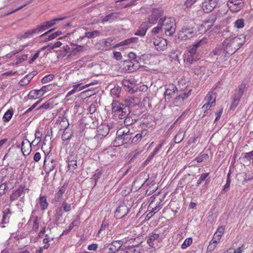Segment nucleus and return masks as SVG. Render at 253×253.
Wrapping results in <instances>:
<instances>
[{"mask_svg": "<svg viewBox=\"0 0 253 253\" xmlns=\"http://www.w3.org/2000/svg\"><path fill=\"white\" fill-rule=\"evenodd\" d=\"M163 30V28L161 25L160 24V23L159 22L158 25L152 29L151 33L152 34L155 35L156 34L159 33L161 31Z\"/></svg>", "mask_w": 253, "mask_h": 253, "instance_id": "obj_61", "label": "nucleus"}, {"mask_svg": "<svg viewBox=\"0 0 253 253\" xmlns=\"http://www.w3.org/2000/svg\"><path fill=\"white\" fill-rule=\"evenodd\" d=\"M231 39L233 41V44H234L236 46H237L238 49L243 45L246 41V38L243 35H241L238 37H235Z\"/></svg>", "mask_w": 253, "mask_h": 253, "instance_id": "obj_28", "label": "nucleus"}, {"mask_svg": "<svg viewBox=\"0 0 253 253\" xmlns=\"http://www.w3.org/2000/svg\"><path fill=\"white\" fill-rule=\"evenodd\" d=\"M192 238L191 237L187 238L182 244L181 248L182 249H185L188 248L192 243Z\"/></svg>", "mask_w": 253, "mask_h": 253, "instance_id": "obj_53", "label": "nucleus"}, {"mask_svg": "<svg viewBox=\"0 0 253 253\" xmlns=\"http://www.w3.org/2000/svg\"><path fill=\"white\" fill-rule=\"evenodd\" d=\"M244 22L243 19H238L234 22V25L238 29L243 28L245 26Z\"/></svg>", "mask_w": 253, "mask_h": 253, "instance_id": "obj_52", "label": "nucleus"}, {"mask_svg": "<svg viewBox=\"0 0 253 253\" xmlns=\"http://www.w3.org/2000/svg\"><path fill=\"white\" fill-rule=\"evenodd\" d=\"M177 92H178V89L176 86L173 84H170L166 86L164 95L165 98L169 99Z\"/></svg>", "mask_w": 253, "mask_h": 253, "instance_id": "obj_19", "label": "nucleus"}, {"mask_svg": "<svg viewBox=\"0 0 253 253\" xmlns=\"http://www.w3.org/2000/svg\"><path fill=\"white\" fill-rule=\"evenodd\" d=\"M28 58V55L27 54L22 55L21 56H19L17 57L16 59L17 61L16 62V64H18L23 61L26 60Z\"/></svg>", "mask_w": 253, "mask_h": 253, "instance_id": "obj_63", "label": "nucleus"}, {"mask_svg": "<svg viewBox=\"0 0 253 253\" xmlns=\"http://www.w3.org/2000/svg\"><path fill=\"white\" fill-rule=\"evenodd\" d=\"M56 163L53 159H50L49 157L46 156L43 163V168L45 171L49 173L55 169Z\"/></svg>", "mask_w": 253, "mask_h": 253, "instance_id": "obj_14", "label": "nucleus"}, {"mask_svg": "<svg viewBox=\"0 0 253 253\" xmlns=\"http://www.w3.org/2000/svg\"><path fill=\"white\" fill-rule=\"evenodd\" d=\"M217 4L215 0H205L202 3V9L204 12L209 13L215 7Z\"/></svg>", "mask_w": 253, "mask_h": 253, "instance_id": "obj_17", "label": "nucleus"}, {"mask_svg": "<svg viewBox=\"0 0 253 253\" xmlns=\"http://www.w3.org/2000/svg\"><path fill=\"white\" fill-rule=\"evenodd\" d=\"M128 212V209L126 206L121 205L116 210L115 216L117 218H122L126 215Z\"/></svg>", "mask_w": 253, "mask_h": 253, "instance_id": "obj_20", "label": "nucleus"}, {"mask_svg": "<svg viewBox=\"0 0 253 253\" xmlns=\"http://www.w3.org/2000/svg\"><path fill=\"white\" fill-rule=\"evenodd\" d=\"M54 85L52 84H48L43 86L41 88V91L43 95L46 92L49 91L53 89Z\"/></svg>", "mask_w": 253, "mask_h": 253, "instance_id": "obj_58", "label": "nucleus"}, {"mask_svg": "<svg viewBox=\"0 0 253 253\" xmlns=\"http://www.w3.org/2000/svg\"><path fill=\"white\" fill-rule=\"evenodd\" d=\"M77 156L70 155L68 158V167L72 172L77 168Z\"/></svg>", "mask_w": 253, "mask_h": 253, "instance_id": "obj_25", "label": "nucleus"}, {"mask_svg": "<svg viewBox=\"0 0 253 253\" xmlns=\"http://www.w3.org/2000/svg\"><path fill=\"white\" fill-rule=\"evenodd\" d=\"M159 22L167 36H171L175 33L176 23L173 18L164 17L160 18Z\"/></svg>", "mask_w": 253, "mask_h": 253, "instance_id": "obj_4", "label": "nucleus"}, {"mask_svg": "<svg viewBox=\"0 0 253 253\" xmlns=\"http://www.w3.org/2000/svg\"><path fill=\"white\" fill-rule=\"evenodd\" d=\"M110 131V126L106 124H102L99 126L97 129L96 135L95 138L100 139L106 137Z\"/></svg>", "mask_w": 253, "mask_h": 253, "instance_id": "obj_13", "label": "nucleus"}, {"mask_svg": "<svg viewBox=\"0 0 253 253\" xmlns=\"http://www.w3.org/2000/svg\"><path fill=\"white\" fill-rule=\"evenodd\" d=\"M127 253H140V249L138 246L126 247Z\"/></svg>", "mask_w": 253, "mask_h": 253, "instance_id": "obj_44", "label": "nucleus"}, {"mask_svg": "<svg viewBox=\"0 0 253 253\" xmlns=\"http://www.w3.org/2000/svg\"><path fill=\"white\" fill-rule=\"evenodd\" d=\"M54 77V75L53 74H49L45 76L42 79V84H46L50 81H51Z\"/></svg>", "mask_w": 253, "mask_h": 253, "instance_id": "obj_57", "label": "nucleus"}, {"mask_svg": "<svg viewBox=\"0 0 253 253\" xmlns=\"http://www.w3.org/2000/svg\"><path fill=\"white\" fill-rule=\"evenodd\" d=\"M227 5L231 11L237 12L244 7V2L243 0H229Z\"/></svg>", "mask_w": 253, "mask_h": 253, "instance_id": "obj_11", "label": "nucleus"}, {"mask_svg": "<svg viewBox=\"0 0 253 253\" xmlns=\"http://www.w3.org/2000/svg\"><path fill=\"white\" fill-rule=\"evenodd\" d=\"M211 55L220 56V58H224L226 57H229L227 53L225 52V50L223 46V44H221L217 46L211 53Z\"/></svg>", "mask_w": 253, "mask_h": 253, "instance_id": "obj_18", "label": "nucleus"}, {"mask_svg": "<svg viewBox=\"0 0 253 253\" xmlns=\"http://www.w3.org/2000/svg\"><path fill=\"white\" fill-rule=\"evenodd\" d=\"M63 211L62 210L61 207H59L56 209L55 211V217L57 220H59L62 216Z\"/></svg>", "mask_w": 253, "mask_h": 253, "instance_id": "obj_56", "label": "nucleus"}, {"mask_svg": "<svg viewBox=\"0 0 253 253\" xmlns=\"http://www.w3.org/2000/svg\"><path fill=\"white\" fill-rule=\"evenodd\" d=\"M242 157L243 159L250 161L251 160H253V150L248 153H243L242 154Z\"/></svg>", "mask_w": 253, "mask_h": 253, "instance_id": "obj_54", "label": "nucleus"}, {"mask_svg": "<svg viewBox=\"0 0 253 253\" xmlns=\"http://www.w3.org/2000/svg\"><path fill=\"white\" fill-rule=\"evenodd\" d=\"M100 35V32L97 30H95L91 32H85L84 35L83 37H81L78 40L81 41L83 40L84 38H87L88 39H93L95 38Z\"/></svg>", "mask_w": 253, "mask_h": 253, "instance_id": "obj_32", "label": "nucleus"}, {"mask_svg": "<svg viewBox=\"0 0 253 253\" xmlns=\"http://www.w3.org/2000/svg\"><path fill=\"white\" fill-rule=\"evenodd\" d=\"M215 93H213V91L209 92L205 98V100L211 104H212L215 102Z\"/></svg>", "mask_w": 253, "mask_h": 253, "instance_id": "obj_34", "label": "nucleus"}, {"mask_svg": "<svg viewBox=\"0 0 253 253\" xmlns=\"http://www.w3.org/2000/svg\"><path fill=\"white\" fill-rule=\"evenodd\" d=\"M25 194V186L21 185L16 190L12 192L9 197L10 201L12 202L20 198V201L24 202Z\"/></svg>", "mask_w": 253, "mask_h": 253, "instance_id": "obj_7", "label": "nucleus"}, {"mask_svg": "<svg viewBox=\"0 0 253 253\" xmlns=\"http://www.w3.org/2000/svg\"><path fill=\"white\" fill-rule=\"evenodd\" d=\"M63 19L64 18H56L45 22H46V24L48 25V27L50 28L56 25L57 22Z\"/></svg>", "mask_w": 253, "mask_h": 253, "instance_id": "obj_50", "label": "nucleus"}, {"mask_svg": "<svg viewBox=\"0 0 253 253\" xmlns=\"http://www.w3.org/2000/svg\"><path fill=\"white\" fill-rule=\"evenodd\" d=\"M66 190V187L65 184L62 186L59 190L55 193L54 195V201L55 202H60L63 198V195Z\"/></svg>", "mask_w": 253, "mask_h": 253, "instance_id": "obj_30", "label": "nucleus"}, {"mask_svg": "<svg viewBox=\"0 0 253 253\" xmlns=\"http://www.w3.org/2000/svg\"><path fill=\"white\" fill-rule=\"evenodd\" d=\"M153 205V202L151 201L148 207V209H150L151 211L147 214V216H148L149 214H151L150 216H152L153 214L160 210V207L156 206L154 207Z\"/></svg>", "mask_w": 253, "mask_h": 253, "instance_id": "obj_37", "label": "nucleus"}, {"mask_svg": "<svg viewBox=\"0 0 253 253\" xmlns=\"http://www.w3.org/2000/svg\"><path fill=\"white\" fill-rule=\"evenodd\" d=\"M206 43V40L202 39L197 42L188 47L187 50L185 51L183 55V61L186 65H191L193 63L194 61L198 59L197 48Z\"/></svg>", "mask_w": 253, "mask_h": 253, "instance_id": "obj_1", "label": "nucleus"}, {"mask_svg": "<svg viewBox=\"0 0 253 253\" xmlns=\"http://www.w3.org/2000/svg\"><path fill=\"white\" fill-rule=\"evenodd\" d=\"M223 46L229 56L234 54L237 50V46L234 44L231 38L225 39L222 42Z\"/></svg>", "mask_w": 253, "mask_h": 253, "instance_id": "obj_9", "label": "nucleus"}, {"mask_svg": "<svg viewBox=\"0 0 253 253\" xmlns=\"http://www.w3.org/2000/svg\"><path fill=\"white\" fill-rule=\"evenodd\" d=\"M137 41H138L137 38L132 37L130 38H128L126 40H125L124 41H122L116 44L115 45V47H116V48H117V47H118L120 46L128 45L131 43L136 42Z\"/></svg>", "mask_w": 253, "mask_h": 253, "instance_id": "obj_31", "label": "nucleus"}, {"mask_svg": "<svg viewBox=\"0 0 253 253\" xmlns=\"http://www.w3.org/2000/svg\"><path fill=\"white\" fill-rule=\"evenodd\" d=\"M209 175L210 173L209 172L208 173H204L201 174L200 178L198 180L197 183L196 184V187L199 186L202 182L205 181L207 180V178H209Z\"/></svg>", "mask_w": 253, "mask_h": 253, "instance_id": "obj_41", "label": "nucleus"}, {"mask_svg": "<svg viewBox=\"0 0 253 253\" xmlns=\"http://www.w3.org/2000/svg\"><path fill=\"white\" fill-rule=\"evenodd\" d=\"M113 39L111 38H108L106 39H103L101 42V44L102 45V47L103 49L105 50H109L111 48H115V45L116 44L113 42Z\"/></svg>", "mask_w": 253, "mask_h": 253, "instance_id": "obj_21", "label": "nucleus"}, {"mask_svg": "<svg viewBox=\"0 0 253 253\" xmlns=\"http://www.w3.org/2000/svg\"><path fill=\"white\" fill-rule=\"evenodd\" d=\"M97 102H93L90 104L87 110L90 114H93L96 110Z\"/></svg>", "mask_w": 253, "mask_h": 253, "instance_id": "obj_62", "label": "nucleus"}, {"mask_svg": "<svg viewBox=\"0 0 253 253\" xmlns=\"http://www.w3.org/2000/svg\"><path fill=\"white\" fill-rule=\"evenodd\" d=\"M70 52V47L68 45H64L58 52V57L62 58Z\"/></svg>", "mask_w": 253, "mask_h": 253, "instance_id": "obj_35", "label": "nucleus"}, {"mask_svg": "<svg viewBox=\"0 0 253 253\" xmlns=\"http://www.w3.org/2000/svg\"><path fill=\"white\" fill-rule=\"evenodd\" d=\"M183 130L181 128L177 132L176 135L174 138V140L175 143H179L181 142L184 137V134H182Z\"/></svg>", "mask_w": 253, "mask_h": 253, "instance_id": "obj_40", "label": "nucleus"}, {"mask_svg": "<svg viewBox=\"0 0 253 253\" xmlns=\"http://www.w3.org/2000/svg\"><path fill=\"white\" fill-rule=\"evenodd\" d=\"M209 159V155L207 154L201 153L199 156L197 157L194 161L198 163L202 162L204 161L207 160Z\"/></svg>", "mask_w": 253, "mask_h": 253, "instance_id": "obj_51", "label": "nucleus"}, {"mask_svg": "<svg viewBox=\"0 0 253 253\" xmlns=\"http://www.w3.org/2000/svg\"><path fill=\"white\" fill-rule=\"evenodd\" d=\"M53 31V29H50L47 31L46 32L43 33V34L41 35L39 38L41 39V41L43 42H46L48 41H51L52 40H48L49 35L48 34L51 32Z\"/></svg>", "mask_w": 253, "mask_h": 253, "instance_id": "obj_49", "label": "nucleus"}, {"mask_svg": "<svg viewBox=\"0 0 253 253\" xmlns=\"http://www.w3.org/2000/svg\"><path fill=\"white\" fill-rule=\"evenodd\" d=\"M165 142L164 141H162L161 142L160 144H159L155 148V149L154 150V151L152 152V154L155 156V155H156L157 154H158L161 148H162L163 146L164 145V144H165Z\"/></svg>", "mask_w": 253, "mask_h": 253, "instance_id": "obj_60", "label": "nucleus"}, {"mask_svg": "<svg viewBox=\"0 0 253 253\" xmlns=\"http://www.w3.org/2000/svg\"><path fill=\"white\" fill-rule=\"evenodd\" d=\"M52 105L49 102H46L42 105H41L39 108H37V110H39L42 109L44 110H46L48 109H52Z\"/></svg>", "mask_w": 253, "mask_h": 253, "instance_id": "obj_59", "label": "nucleus"}, {"mask_svg": "<svg viewBox=\"0 0 253 253\" xmlns=\"http://www.w3.org/2000/svg\"><path fill=\"white\" fill-rule=\"evenodd\" d=\"M35 34H38L36 28L30 30H28L26 32H25L24 34H21L20 35V38L21 39H27L28 38H30L31 36H32L33 35Z\"/></svg>", "mask_w": 253, "mask_h": 253, "instance_id": "obj_36", "label": "nucleus"}, {"mask_svg": "<svg viewBox=\"0 0 253 253\" xmlns=\"http://www.w3.org/2000/svg\"><path fill=\"white\" fill-rule=\"evenodd\" d=\"M148 131L146 129H143L140 132L137 133L134 136H132V138L130 140V143L133 144H136L138 143L142 138L147 135Z\"/></svg>", "mask_w": 253, "mask_h": 253, "instance_id": "obj_22", "label": "nucleus"}, {"mask_svg": "<svg viewBox=\"0 0 253 253\" xmlns=\"http://www.w3.org/2000/svg\"><path fill=\"white\" fill-rule=\"evenodd\" d=\"M160 235L155 232L151 233L147 237V243L150 248L156 249L158 248V246L156 244V242L159 240Z\"/></svg>", "mask_w": 253, "mask_h": 253, "instance_id": "obj_16", "label": "nucleus"}, {"mask_svg": "<svg viewBox=\"0 0 253 253\" xmlns=\"http://www.w3.org/2000/svg\"><path fill=\"white\" fill-rule=\"evenodd\" d=\"M49 28L48 25L46 24V22H44L42 23H41L40 25H38L37 28H36V31L38 33H39L40 32H43L45 31L46 30Z\"/></svg>", "mask_w": 253, "mask_h": 253, "instance_id": "obj_43", "label": "nucleus"}, {"mask_svg": "<svg viewBox=\"0 0 253 253\" xmlns=\"http://www.w3.org/2000/svg\"><path fill=\"white\" fill-rule=\"evenodd\" d=\"M120 13L115 12H112L106 16L104 17L102 19L101 22L102 23H105L106 22H109L112 23L113 21L116 20L118 17H119Z\"/></svg>", "mask_w": 253, "mask_h": 253, "instance_id": "obj_26", "label": "nucleus"}, {"mask_svg": "<svg viewBox=\"0 0 253 253\" xmlns=\"http://www.w3.org/2000/svg\"><path fill=\"white\" fill-rule=\"evenodd\" d=\"M123 66V69L128 72H134L136 69L132 60H126L124 61Z\"/></svg>", "mask_w": 253, "mask_h": 253, "instance_id": "obj_24", "label": "nucleus"}, {"mask_svg": "<svg viewBox=\"0 0 253 253\" xmlns=\"http://www.w3.org/2000/svg\"><path fill=\"white\" fill-rule=\"evenodd\" d=\"M33 225L32 229L35 232H37L39 227V219L40 218L38 216H35L34 217Z\"/></svg>", "mask_w": 253, "mask_h": 253, "instance_id": "obj_46", "label": "nucleus"}, {"mask_svg": "<svg viewBox=\"0 0 253 253\" xmlns=\"http://www.w3.org/2000/svg\"><path fill=\"white\" fill-rule=\"evenodd\" d=\"M194 35V28L186 24L181 27L178 33V38L183 41L191 39Z\"/></svg>", "mask_w": 253, "mask_h": 253, "instance_id": "obj_5", "label": "nucleus"}, {"mask_svg": "<svg viewBox=\"0 0 253 253\" xmlns=\"http://www.w3.org/2000/svg\"><path fill=\"white\" fill-rule=\"evenodd\" d=\"M13 115V109H9L4 114L2 119L4 122H8L11 119L12 116Z\"/></svg>", "mask_w": 253, "mask_h": 253, "instance_id": "obj_38", "label": "nucleus"}, {"mask_svg": "<svg viewBox=\"0 0 253 253\" xmlns=\"http://www.w3.org/2000/svg\"><path fill=\"white\" fill-rule=\"evenodd\" d=\"M112 111L114 116L123 119L128 115L130 112L129 107L122 103L114 100L112 103Z\"/></svg>", "mask_w": 253, "mask_h": 253, "instance_id": "obj_3", "label": "nucleus"}, {"mask_svg": "<svg viewBox=\"0 0 253 253\" xmlns=\"http://www.w3.org/2000/svg\"><path fill=\"white\" fill-rule=\"evenodd\" d=\"M216 19L217 16L216 14H212L210 15L209 18L201 24L199 30H204V32H206L211 28Z\"/></svg>", "mask_w": 253, "mask_h": 253, "instance_id": "obj_10", "label": "nucleus"}, {"mask_svg": "<svg viewBox=\"0 0 253 253\" xmlns=\"http://www.w3.org/2000/svg\"><path fill=\"white\" fill-rule=\"evenodd\" d=\"M150 27L148 25V23L144 22L139 26L138 30L135 32V35L143 37L145 35L146 33Z\"/></svg>", "mask_w": 253, "mask_h": 253, "instance_id": "obj_29", "label": "nucleus"}, {"mask_svg": "<svg viewBox=\"0 0 253 253\" xmlns=\"http://www.w3.org/2000/svg\"><path fill=\"white\" fill-rule=\"evenodd\" d=\"M109 226V223L107 221L103 220L102 224L101 225V227L100 230L98 231V234L101 233V232L107 228Z\"/></svg>", "mask_w": 253, "mask_h": 253, "instance_id": "obj_64", "label": "nucleus"}, {"mask_svg": "<svg viewBox=\"0 0 253 253\" xmlns=\"http://www.w3.org/2000/svg\"><path fill=\"white\" fill-rule=\"evenodd\" d=\"M132 138V133L126 127L119 129L116 132V137L114 141L115 147H119L130 142Z\"/></svg>", "mask_w": 253, "mask_h": 253, "instance_id": "obj_2", "label": "nucleus"}, {"mask_svg": "<svg viewBox=\"0 0 253 253\" xmlns=\"http://www.w3.org/2000/svg\"><path fill=\"white\" fill-rule=\"evenodd\" d=\"M68 125H69L68 123ZM68 126L65 128L61 136L62 140L66 145L69 144V141L73 136V132L71 130L67 129Z\"/></svg>", "mask_w": 253, "mask_h": 253, "instance_id": "obj_23", "label": "nucleus"}, {"mask_svg": "<svg viewBox=\"0 0 253 253\" xmlns=\"http://www.w3.org/2000/svg\"><path fill=\"white\" fill-rule=\"evenodd\" d=\"M163 13L164 11L161 8L153 9L148 21L145 22L148 23V25L150 27L152 25L156 24L158 21L159 22L158 19L163 15Z\"/></svg>", "mask_w": 253, "mask_h": 253, "instance_id": "obj_6", "label": "nucleus"}, {"mask_svg": "<svg viewBox=\"0 0 253 253\" xmlns=\"http://www.w3.org/2000/svg\"><path fill=\"white\" fill-rule=\"evenodd\" d=\"M246 88V85L244 83L241 84L238 86V89L235 91V92L237 93L238 94L243 96L244 92Z\"/></svg>", "mask_w": 253, "mask_h": 253, "instance_id": "obj_55", "label": "nucleus"}, {"mask_svg": "<svg viewBox=\"0 0 253 253\" xmlns=\"http://www.w3.org/2000/svg\"><path fill=\"white\" fill-rule=\"evenodd\" d=\"M122 245L123 242L121 240L114 241L111 244L105 245L103 249V253H116Z\"/></svg>", "mask_w": 253, "mask_h": 253, "instance_id": "obj_8", "label": "nucleus"}, {"mask_svg": "<svg viewBox=\"0 0 253 253\" xmlns=\"http://www.w3.org/2000/svg\"><path fill=\"white\" fill-rule=\"evenodd\" d=\"M122 84L124 87L125 90L128 91L129 93L132 94L135 92L133 89V85L135 84L134 78L129 77L125 78L122 81Z\"/></svg>", "mask_w": 253, "mask_h": 253, "instance_id": "obj_12", "label": "nucleus"}, {"mask_svg": "<svg viewBox=\"0 0 253 253\" xmlns=\"http://www.w3.org/2000/svg\"><path fill=\"white\" fill-rule=\"evenodd\" d=\"M32 78L33 77L31 75H27L20 80L19 84L22 86L26 85L30 83Z\"/></svg>", "mask_w": 253, "mask_h": 253, "instance_id": "obj_45", "label": "nucleus"}, {"mask_svg": "<svg viewBox=\"0 0 253 253\" xmlns=\"http://www.w3.org/2000/svg\"><path fill=\"white\" fill-rule=\"evenodd\" d=\"M80 216L77 215L73 219V221L70 223L69 227L70 229H72L74 227H78L80 224Z\"/></svg>", "mask_w": 253, "mask_h": 253, "instance_id": "obj_47", "label": "nucleus"}, {"mask_svg": "<svg viewBox=\"0 0 253 253\" xmlns=\"http://www.w3.org/2000/svg\"><path fill=\"white\" fill-rule=\"evenodd\" d=\"M61 206V208L64 212H69L72 210V205L67 203L66 201L62 203Z\"/></svg>", "mask_w": 253, "mask_h": 253, "instance_id": "obj_42", "label": "nucleus"}, {"mask_svg": "<svg viewBox=\"0 0 253 253\" xmlns=\"http://www.w3.org/2000/svg\"><path fill=\"white\" fill-rule=\"evenodd\" d=\"M153 44L155 48L158 51H164L167 47V41L162 38H157L154 39Z\"/></svg>", "mask_w": 253, "mask_h": 253, "instance_id": "obj_15", "label": "nucleus"}, {"mask_svg": "<svg viewBox=\"0 0 253 253\" xmlns=\"http://www.w3.org/2000/svg\"><path fill=\"white\" fill-rule=\"evenodd\" d=\"M40 204L42 210H45L48 207V203L46 200V196H41L40 198Z\"/></svg>", "mask_w": 253, "mask_h": 253, "instance_id": "obj_39", "label": "nucleus"}, {"mask_svg": "<svg viewBox=\"0 0 253 253\" xmlns=\"http://www.w3.org/2000/svg\"><path fill=\"white\" fill-rule=\"evenodd\" d=\"M124 121V124L126 126H130L133 124H134L136 122V119H133L130 116H128V115L125 117Z\"/></svg>", "mask_w": 253, "mask_h": 253, "instance_id": "obj_48", "label": "nucleus"}, {"mask_svg": "<svg viewBox=\"0 0 253 253\" xmlns=\"http://www.w3.org/2000/svg\"><path fill=\"white\" fill-rule=\"evenodd\" d=\"M25 141L27 142L26 144L24 141L21 142V151L24 156H27L29 154L31 151V143L28 139H25Z\"/></svg>", "mask_w": 253, "mask_h": 253, "instance_id": "obj_27", "label": "nucleus"}, {"mask_svg": "<svg viewBox=\"0 0 253 253\" xmlns=\"http://www.w3.org/2000/svg\"><path fill=\"white\" fill-rule=\"evenodd\" d=\"M43 95L42 92L41 91V89H35L32 90L30 91L28 94V98L30 99H36L38 97L42 96Z\"/></svg>", "mask_w": 253, "mask_h": 253, "instance_id": "obj_33", "label": "nucleus"}]
</instances>
